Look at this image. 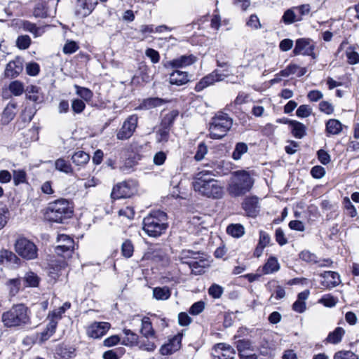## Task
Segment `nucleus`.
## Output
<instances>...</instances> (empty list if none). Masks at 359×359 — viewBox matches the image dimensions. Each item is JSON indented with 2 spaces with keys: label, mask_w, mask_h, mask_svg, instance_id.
Segmentation results:
<instances>
[{
  "label": "nucleus",
  "mask_w": 359,
  "mask_h": 359,
  "mask_svg": "<svg viewBox=\"0 0 359 359\" xmlns=\"http://www.w3.org/2000/svg\"><path fill=\"white\" fill-rule=\"evenodd\" d=\"M254 184V180L250 172L246 170H237L230 178L227 191L232 197L244 196L249 192Z\"/></svg>",
  "instance_id": "nucleus-1"
},
{
  "label": "nucleus",
  "mask_w": 359,
  "mask_h": 359,
  "mask_svg": "<svg viewBox=\"0 0 359 359\" xmlns=\"http://www.w3.org/2000/svg\"><path fill=\"white\" fill-rule=\"evenodd\" d=\"M167 214L163 211H153L144 218L143 230L149 236L158 237L167 229Z\"/></svg>",
  "instance_id": "nucleus-2"
},
{
  "label": "nucleus",
  "mask_w": 359,
  "mask_h": 359,
  "mask_svg": "<svg viewBox=\"0 0 359 359\" xmlns=\"http://www.w3.org/2000/svg\"><path fill=\"white\" fill-rule=\"evenodd\" d=\"M232 125L233 119L227 114L222 112L217 114L212 118L210 123V137L214 140L223 138L231 128Z\"/></svg>",
  "instance_id": "nucleus-3"
},
{
  "label": "nucleus",
  "mask_w": 359,
  "mask_h": 359,
  "mask_svg": "<svg viewBox=\"0 0 359 359\" xmlns=\"http://www.w3.org/2000/svg\"><path fill=\"white\" fill-rule=\"evenodd\" d=\"M72 214V208L66 199H59L50 203L46 212L49 220L57 223H62L65 219L70 218Z\"/></svg>",
  "instance_id": "nucleus-4"
},
{
  "label": "nucleus",
  "mask_w": 359,
  "mask_h": 359,
  "mask_svg": "<svg viewBox=\"0 0 359 359\" xmlns=\"http://www.w3.org/2000/svg\"><path fill=\"white\" fill-rule=\"evenodd\" d=\"M16 253L26 260H32L38 256L36 245L25 237L18 238L14 244Z\"/></svg>",
  "instance_id": "nucleus-5"
},
{
  "label": "nucleus",
  "mask_w": 359,
  "mask_h": 359,
  "mask_svg": "<svg viewBox=\"0 0 359 359\" xmlns=\"http://www.w3.org/2000/svg\"><path fill=\"white\" fill-rule=\"evenodd\" d=\"M137 191V184L133 180H126L114 186L111 193L114 200L130 198Z\"/></svg>",
  "instance_id": "nucleus-6"
},
{
  "label": "nucleus",
  "mask_w": 359,
  "mask_h": 359,
  "mask_svg": "<svg viewBox=\"0 0 359 359\" xmlns=\"http://www.w3.org/2000/svg\"><path fill=\"white\" fill-rule=\"evenodd\" d=\"M138 116L132 114L129 116L123 123L121 128L116 133V138L119 140H126L130 138L134 134L138 123Z\"/></svg>",
  "instance_id": "nucleus-7"
},
{
  "label": "nucleus",
  "mask_w": 359,
  "mask_h": 359,
  "mask_svg": "<svg viewBox=\"0 0 359 359\" xmlns=\"http://www.w3.org/2000/svg\"><path fill=\"white\" fill-rule=\"evenodd\" d=\"M194 189L203 196L209 198H219L223 195L222 188L215 180L209 181L207 184L203 182L200 184L198 183L197 185H195Z\"/></svg>",
  "instance_id": "nucleus-8"
},
{
  "label": "nucleus",
  "mask_w": 359,
  "mask_h": 359,
  "mask_svg": "<svg viewBox=\"0 0 359 359\" xmlns=\"http://www.w3.org/2000/svg\"><path fill=\"white\" fill-rule=\"evenodd\" d=\"M315 47L316 44L312 39L301 38L296 41L295 47L292 52L294 55H304L311 56L313 59H316V55L313 51Z\"/></svg>",
  "instance_id": "nucleus-9"
},
{
  "label": "nucleus",
  "mask_w": 359,
  "mask_h": 359,
  "mask_svg": "<svg viewBox=\"0 0 359 359\" xmlns=\"http://www.w3.org/2000/svg\"><path fill=\"white\" fill-rule=\"evenodd\" d=\"M225 77L224 74H219L218 70L215 69L210 74L203 77L195 86V90L201 92L208 86L214 84L215 82L222 81Z\"/></svg>",
  "instance_id": "nucleus-10"
},
{
  "label": "nucleus",
  "mask_w": 359,
  "mask_h": 359,
  "mask_svg": "<svg viewBox=\"0 0 359 359\" xmlns=\"http://www.w3.org/2000/svg\"><path fill=\"white\" fill-rule=\"evenodd\" d=\"M196 62V57L193 55H181L170 61L163 62L165 68L178 69L183 68L194 64Z\"/></svg>",
  "instance_id": "nucleus-11"
},
{
  "label": "nucleus",
  "mask_w": 359,
  "mask_h": 359,
  "mask_svg": "<svg viewBox=\"0 0 359 359\" xmlns=\"http://www.w3.org/2000/svg\"><path fill=\"white\" fill-rule=\"evenodd\" d=\"M64 238L66 239L67 245H58L55 248V252L58 256L67 258L72 255L74 248V241L72 238L64 234L59 236L57 241H65Z\"/></svg>",
  "instance_id": "nucleus-12"
},
{
  "label": "nucleus",
  "mask_w": 359,
  "mask_h": 359,
  "mask_svg": "<svg viewBox=\"0 0 359 359\" xmlns=\"http://www.w3.org/2000/svg\"><path fill=\"white\" fill-rule=\"evenodd\" d=\"M242 208L248 217H255L260 211L258 197L253 196L245 198L242 203Z\"/></svg>",
  "instance_id": "nucleus-13"
},
{
  "label": "nucleus",
  "mask_w": 359,
  "mask_h": 359,
  "mask_svg": "<svg viewBox=\"0 0 359 359\" xmlns=\"http://www.w3.org/2000/svg\"><path fill=\"white\" fill-rule=\"evenodd\" d=\"M0 264L12 268H18L21 259L13 252L8 250H0Z\"/></svg>",
  "instance_id": "nucleus-14"
},
{
  "label": "nucleus",
  "mask_w": 359,
  "mask_h": 359,
  "mask_svg": "<svg viewBox=\"0 0 359 359\" xmlns=\"http://www.w3.org/2000/svg\"><path fill=\"white\" fill-rule=\"evenodd\" d=\"M182 334H177L170 339L168 344L163 345L160 353L163 355H171L181 348Z\"/></svg>",
  "instance_id": "nucleus-15"
},
{
  "label": "nucleus",
  "mask_w": 359,
  "mask_h": 359,
  "mask_svg": "<svg viewBox=\"0 0 359 359\" xmlns=\"http://www.w3.org/2000/svg\"><path fill=\"white\" fill-rule=\"evenodd\" d=\"M110 326L107 322L94 323L88 328L87 334L90 337L98 339L107 332Z\"/></svg>",
  "instance_id": "nucleus-16"
},
{
  "label": "nucleus",
  "mask_w": 359,
  "mask_h": 359,
  "mask_svg": "<svg viewBox=\"0 0 359 359\" xmlns=\"http://www.w3.org/2000/svg\"><path fill=\"white\" fill-rule=\"evenodd\" d=\"M1 322L6 327L25 325L29 323V316H1Z\"/></svg>",
  "instance_id": "nucleus-17"
},
{
  "label": "nucleus",
  "mask_w": 359,
  "mask_h": 359,
  "mask_svg": "<svg viewBox=\"0 0 359 359\" xmlns=\"http://www.w3.org/2000/svg\"><path fill=\"white\" fill-rule=\"evenodd\" d=\"M97 4V1L95 0H78L76 13L82 17H86L92 13Z\"/></svg>",
  "instance_id": "nucleus-18"
},
{
  "label": "nucleus",
  "mask_w": 359,
  "mask_h": 359,
  "mask_svg": "<svg viewBox=\"0 0 359 359\" xmlns=\"http://www.w3.org/2000/svg\"><path fill=\"white\" fill-rule=\"evenodd\" d=\"M22 69V62L20 59L17 58L7 64L5 69V76L11 79L15 78L20 74Z\"/></svg>",
  "instance_id": "nucleus-19"
},
{
  "label": "nucleus",
  "mask_w": 359,
  "mask_h": 359,
  "mask_svg": "<svg viewBox=\"0 0 359 359\" xmlns=\"http://www.w3.org/2000/svg\"><path fill=\"white\" fill-rule=\"evenodd\" d=\"M48 1L39 0L33 8V15L36 18H46L50 16Z\"/></svg>",
  "instance_id": "nucleus-20"
},
{
  "label": "nucleus",
  "mask_w": 359,
  "mask_h": 359,
  "mask_svg": "<svg viewBox=\"0 0 359 359\" xmlns=\"http://www.w3.org/2000/svg\"><path fill=\"white\" fill-rule=\"evenodd\" d=\"M189 81V74L187 72L175 70L170 74L169 83L171 85L182 86Z\"/></svg>",
  "instance_id": "nucleus-21"
},
{
  "label": "nucleus",
  "mask_w": 359,
  "mask_h": 359,
  "mask_svg": "<svg viewBox=\"0 0 359 359\" xmlns=\"http://www.w3.org/2000/svg\"><path fill=\"white\" fill-rule=\"evenodd\" d=\"M321 276L324 278L322 285L326 287H336L341 282L339 273L334 271H325Z\"/></svg>",
  "instance_id": "nucleus-22"
},
{
  "label": "nucleus",
  "mask_w": 359,
  "mask_h": 359,
  "mask_svg": "<svg viewBox=\"0 0 359 359\" xmlns=\"http://www.w3.org/2000/svg\"><path fill=\"white\" fill-rule=\"evenodd\" d=\"M56 354L62 359H71L76 355V349L73 346L62 344L57 347Z\"/></svg>",
  "instance_id": "nucleus-23"
},
{
  "label": "nucleus",
  "mask_w": 359,
  "mask_h": 359,
  "mask_svg": "<svg viewBox=\"0 0 359 359\" xmlns=\"http://www.w3.org/2000/svg\"><path fill=\"white\" fill-rule=\"evenodd\" d=\"M61 318L62 316H52V318L50 319L45 330L41 333V341L48 340L55 333L57 325V320L61 319Z\"/></svg>",
  "instance_id": "nucleus-24"
},
{
  "label": "nucleus",
  "mask_w": 359,
  "mask_h": 359,
  "mask_svg": "<svg viewBox=\"0 0 359 359\" xmlns=\"http://www.w3.org/2000/svg\"><path fill=\"white\" fill-rule=\"evenodd\" d=\"M310 294L309 290H305L297 295V300L292 304V309L297 313H303L306 311V302Z\"/></svg>",
  "instance_id": "nucleus-25"
},
{
  "label": "nucleus",
  "mask_w": 359,
  "mask_h": 359,
  "mask_svg": "<svg viewBox=\"0 0 359 359\" xmlns=\"http://www.w3.org/2000/svg\"><path fill=\"white\" fill-rule=\"evenodd\" d=\"M124 337L122 339L121 344L126 346H138L140 343L139 336L129 329H123Z\"/></svg>",
  "instance_id": "nucleus-26"
},
{
  "label": "nucleus",
  "mask_w": 359,
  "mask_h": 359,
  "mask_svg": "<svg viewBox=\"0 0 359 359\" xmlns=\"http://www.w3.org/2000/svg\"><path fill=\"white\" fill-rule=\"evenodd\" d=\"M207 266V260L204 258V255H200V258L189 263V266L191 269V273L201 275L205 272L204 269Z\"/></svg>",
  "instance_id": "nucleus-27"
},
{
  "label": "nucleus",
  "mask_w": 359,
  "mask_h": 359,
  "mask_svg": "<svg viewBox=\"0 0 359 359\" xmlns=\"http://www.w3.org/2000/svg\"><path fill=\"white\" fill-rule=\"evenodd\" d=\"M140 332L144 338L156 339L155 331L149 317L144 316L142 319Z\"/></svg>",
  "instance_id": "nucleus-28"
},
{
  "label": "nucleus",
  "mask_w": 359,
  "mask_h": 359,
  "mask_svg": "<svg viewBox=\"0 0 359 359\" xmlns=\"http://www.w3.org/2000/svg\"><path fill=\"white\" fill-rule=\"evenodd\" d=\"M168 101L159 97H149L144 99L140 105L141 109H151L163 105Z\"/></svg>",
  "instance_id": "nucleus-29"
},
{
  "label": "nucleus",
  "mask_w": 359,
  "mask_h": 359,
  "mask_svg": "<svg viewBox=\"0 0 359 359\" xmlns=\"http://www.w3.org/2000/svg\"><path fill=\"white\" fill-rule=\"evenodd\" d=\"M200 255H204L203 252H195L193 250H182L180 255V260L181 263L187 264L189 266V263L192 262L195 259L200 258Z\"/></svg>",
  "instance_id": "nucleus-30"
},
{
  "label": "nucleus",
  "mask_w": 359,
  "mask_h": 359,
  "mask_svg": "<svg viewBox=\"0 0 359 359\" xmlns=\"http://www.w3.org/2000/svg\"><path fill=\"white\" fill-rule=\"evenodd\" d=\"M288 123L294 137L301 139L306 135V126L303 123L294 120L288 121Z\"/></svg>",
  "instance_id": "nucleus-31"
},
{
  "label": "nucleus",
  "mask_w": 359,
  "mask_h": 359,
  "mask_svg": "<svg viewBox=\"0 0 359 359\" xmlns=\"http://www.w3.org/2000/svg\"><path fill=\"white\" fill-rule=\"evenodd\" d=\"M17 105L15 103H9L7 104L6 108L4 109L2 115L1 121L3 125L8 124L15 117Z\"/></svg>",
  "instance_id": "nucleus-32"
},
{
  "label": "nucleus",
  "mask_w": 359,
  "mask_h": 359,
  "mask_svg": "<svg viewBox=\"0 0 359 359\" xmlns=\"http://www.w3.org/2000/svg\"><path fill=\"white\" fill-rule=\"evenodd\" d=\"M171 296V290L167 286L156 287L153 289V297L156 300H167Z\"/></svg>",
  "instance_id": "nucleus-33"
},
{
  "label": "nucleus",
  "mask_w": 359,
  "mask_h": 359,
  "mask_svg": "<svg viewBox=\"0 0 359 359\" xmlns=\"http://www.w3.org/2000/svg\"><path fill=\"white\" fill-rule=\"evenodd\" d=\"M280 269V264L275 257H270L264 265L262 271L264 274L276 272Z\"/></svg>",
  "instance_id": "nucleus-34"
},
{
  "label": "nucleus",
  "mask_w": 359,
  "mask_h": 359,
  "mask_svg": "<svg viewBox=\"0 0 359 359\" xmlns=\"http://www.w3.org/2000/svg\"><path fill=\"white\" fill-rule=\"evenodd\" d=\"M342 130V124L337 119H330L326 123V132L329 135H338Z\"/></svg>",
  "instance_id": "nucleus-35"
},
{
  "label": "nucleus",
  "mask_w": 359,
  "mask_h": 359,
  "mask_svg": "<svg viewBox=\"0 0 359 359\" xmlns=\"http://www.w3.org/2000/svg\"><path fill=\"white\" fill-rule=\"evenodd\" d=\"M281 21L285 25H291L295 22L301 21V18H297V14L292 7L284 12Z\"/></svg>",
  "instance_id": "nucleus-36"
},
{
  "label": "nucleus",
  "mask_w": 359,
  "mask_h": 359,
  "mask_svg": "<svg viewBox=\"0 0 359 359\" xmlns=\"http://www.w3.org/2000/svg\"><path fill=\"white\" fill-rule=\"evenodd\" d=\"M226 233L233 238H241L245 234V228L241 224H231L226 228Z\"/></svg>",
  "instance_id": "nucleus-37"
},
{
  "label": "nucleus",
  "mask_w": 359,
  "mask_h": 359,
  "mask_svg": "<svg viewBox=\"0 0 359 359\" xmlns=\"http://www.w3.org/2000/svg\"><path fill=\"white\" fill-rule=\"evenodd\" d=\"M39 88L31 86L27 88V97L36 103L42 102L43 97L39 92Z\"/></svg>",
  "instance_id": "nucleus-38"
},
{
  "label": "nucleus",
  "mask_w": 359,
  "mask_h": 359,
  "mask_svg": "<svg viewBox=\"0 0 359 359\" xmlns=\"http://www.w3.org/2000/svg\"><path fill=\"white\" fill-rule=\"evenodd\" d=\"M21 279L24 281L26 287H37L40 280L39 277L32 271L26 273L25 276Z\"/></svg>",
  "instance_id": "nucleus-39"
},
{
  "label": "nucleus",
  "mask_w": 359,
  "mask_h": 359,
  "mask_svg": "<svg viewBox=\"0 0 359 359\" xmlns=\"http://www.w3.org/2000/svg\"><path fill=\"white\" fill-rule=\"evenodd\" d=\"M248 151V144L245 142H238L235 145L234 150L232 153V158L235 161H238L241 158L242 156L246 154Z\"/></svg>",
  "instance_id": "nucleus-40"
},
{
  "label": "nucleus",
  "mask_w": 359,
  "mask_h": 359,
  "mask_svg": "<svg viewBox=\"0 0 359 359\" xmlns=\"http://www.w3.org/2000/svg\"><path fill=\"white\" fill-rule=\"evenodd\" d=\"M72 160L76 165H83L89 161L90 156L85 151H79L72 155Z\"/></svg>",
  "instance_id": "nucleus-41"
},
{
  "label": "nucleus",
  "mask_w": 359,
  "mask_h": 359,
  "mask_svg": "<svg viewBox=\"0 0 359 359\" xmlns=\"http://www.w3.org/2000/svg\"><path fill=\"white\" fill-rule=\"evenodd\" d=\"M55 168L56 170L66 174H72L73 172V168L71 164L62 158H60L55 161Z\"/></svg>",
  "instance_id": "nucleus-42"
},
{
  "label": "nucleus",
  "mask_w": 359,
  "mask_h": 359,
  "mask_svg": "<svg viewBox=\"0 0 359 359\" xmlns=\"http://www.w3.org/2000/svg\"><path fill=\"white\" fill-rule=\"evenodd\" d=\"M21 27L24 31L32 33L34 37H38L41 35V28L37 27L35 23L28 20L22 21Z\"/></svg>",
  "instance_id": "nucleus-43"
},
{
  "label": "nucleus",
  "mask_w": 359,
  "mask_h": 359,
  "mask_svg": "<svg viewBox=\"0 0 359 359\" xmlns=\"http://www.w3.org/2000/svg\"><path fill=\"white\" fill-rule=\"evenodd\" d=\"M121 250L122 256L129 259L133 255L134 245L130 240L126 239L123 242Z\"/></svg>",
  "instance_id": "nucleus-44"
},
{
  "label": "nucleus",
  "mask_w": 359,
  "mask_h": 359,
  "mask_svg": "<svg viewBox=\"0 0 359 359\" xmlns=\"http://www.w3.org/2000/svg\"><path fill=\"white\" fill-rule=\"evenodd\" d=\"M154 339H155L152 338H144L140 339L138 344L139 348L148 352H153L156 348Z\"/></svg>",
  "instance_id": "nucleus-45"
},
{
  "label": "nucleus",
  "mask_w": 359,
  "mask_h": 359,
  "mask_svg": "<svg viewBox=\"0 0 359 359\" xmlns=\"http://www.w3.org/2000/svg\"><path fill=\"white\" fill-rule=\"evenodd\" d=\"M213 175L211 171H201L199 172L196 177L195 181L193 182L194 188L195 187V185H197L198 183L202 184L204 182L205 184H207V182H209V181L214 180L213 178H211V176Z\"/></svg>",
  "instance_id": "nucleus-46"
},
{
  "label": "nucleus",
  "mask_w": 359,
  "mask_h": 359,
  "mask_svg": "<svg viewBox=\"0 0 359 359\" xmlns=\"http://www.w3.org/2000/svg\"><path fill=\"white\" fill-rule=\"evenodd\" d=\"M147 259H151L155 262L165 261L167 259L166 254L161 249H155L151 252H148L146 254Z\"/></svg>",
  "instance_id": "nucleus-47"
},
{
  "label": "nucleus",
  "mask_w": 359,
  "mask_h": 359,
  "mask_svg": "<svg viewBox=\"0 0 359 359\" xmlns=\"http://www.w3.org/2000/svg\"><path fill=\"white\" fill-rule=\"evenodd\" d=\"M344 334V330L341 327H337L332 332H330L327 337V341L332 344H338L341 341V338Z\"/></svg>",
  "instance_id": "nucleus-48"
},
{
  "label": "nucleus",
  "mask_w": 359,
  "mask_h": 359,
  "mask_svg": "<svg viewBox=\"0 0 359 359\" xmlns=\"http://www.w3.org/2000/svg\"><path fill=\"white\" fill-rule=\"evenodd\" d=\"M13 184L15 186H18L20 184L25 183L27 181V173L23 170H13Z\"/></svg>",
  "instance_id": "nucleus-49"
},
{
  "label": "nucleus",
  "mask_w": 359,
  "mask_h": 359,
  "mask_svg": "<svg viewBox=\"0 0 359 359\" xmlns=\"http://www.w3.org/2000/svg\"><path fill=\"white\" fill-rule=\"evenodd\" d=\"M21 278L9 279L6 283L9 287V292L11 295H15L20 290L21 287Z\"/></svg>",
  "instance_id": "nucleus-50"
},
{
  "label": "nucleus",
  "mask_w": 359,
  "mask_h": 359,
  "mask_svg": "<svg viewBox=\"0 0 359 359\" xmlns=\"http://www.w3.org/2000/svg\"><path fill=\"white\" fill-rule=\"evenodd\" d=\"M10 212L6 205L0 204V230L2 229L8 223Z\"/></svg>",
  "instance_id": "nucleus-51"
},
{
  "label": "nucleus",
  "mask_w": 359,
  "mask_h": 359,
  "mask_svg": "<svg viewBox=\"0 0 359 359\" xmlns=\"http://www.w3.org/2000/svg\"><path fill=\"white\" fill-rule=\"evenodd\" d=\"M31 38L28 35H22L16 40L17 46L21 50L28 48L31 44Z\"/></svg>",
  "instance_id": "nucleus-52"
},
{
  "label": "nucleus",
  "mask_w": 359,
  "mask_h": 359,
  "mask_svg": "<svg viewBox=\"0 0 359 359\" xmlns=\"http://www.w3.org/2000/svg\"><path fill=\"white\" fill-rule=\"evenodd\" d=\"M124 351L123 348H119L117 349H111L105 351L103 355L102 358L103 359H119L120 355H118V353L122 355Z\"/></svg>",
  "instance_id": "nucleus-53"
},
{
  "label": "nucleus",
  "mask_w": 359,
  "mask_h": 359,
  "mask_svg": "<svg viewBox=\"0 0 359 359\" xmlns=\"http://www.w3.org/2000/svg\"><path fill=\"white\" fill-rule=\"evenodd\" d=\"M343 204L345 210H346V214L351 217H354L357 215V211L354 205L352 204L349 198L345 197L343 200Z\"/></svg>",
  "instance_id": "nucleus-54"
},
{
  "label": "nucleus",
  "mask_w": 359,
  "mask_h": 359,
  "mask_svg": "<svg viewBox=\"0 0 359 359\" xmlns=\"http://www.w3.org/2000/svg\"><path fill=\"white\" fill-rule=\"evenodd\" d=\"M346 55L349 64L355 65L359 63V54L352 47H349L346 50Z\"/></svg>",
  "instance_id": "nucleus-55"
},
{
  "label": "nucleus",
  "mask_w": 359,
  "mask_h": 359,
  "mask_svg": "<svg viewBox=\"0 0 359 359\" xmlns=\"http://www.w3.org/2000/svg\"><path fill=\"white\" fill-rule=\"evenodd\" d=\"M334 359H359V357L351 351H340L335 353Z\"/></svg>",
  "instance_id": "nucleus-56"
},
{
  "label": "nucleus",
  "mask_w": 359,
  "mask_h": 359,
  "mask_svg": "<svg viewBox=\"0 0 359 359\" xmlns=\"http://www.w3.org/2000/svg\"><path fill=\"white\" fill-rule=\"evenodd\" d=\"M76 88H77V95L80 96L81 98H83L84 100L88 102L92 99L93 94L90 89L84 87H79L78 86H76Z\"/></svg>",
  "instance_id": "nucleus-57"
},
{
  "label": "nucleus",
  "mask_w": 359,
  "mask_h": 359,
  "mask_svg": "<svg viewBox=\"0 0 359 359\" xmlns=\"http://www.w3.org/2000/svg\"><path fill=\"white\" fill-rule=\"evenodd\" d=\"M223 287L215 283L212 284L208 289L209 295L215 299L219 298L223 294Z\"/></svg>",
  "instance_id": "nucleus-58"
},
{
  "label": "nucleus",
  "mask_w": 359,
  "mask_h": 359,
  "mask_svg": "<svg viewBox=\"0 0 359 359\" xmlns=\"http://www.w3.org/2000/svg\"><path fill=\"white\" fill-rule=\"evenodd\" d=\"M299 258L303 261L309 263H317V256L309 250H303L299 253Z\"/></svg>",
  "instance_id": "nucleus-59"
},
{
  "label": "nucleus",
  "mask_w": 359,
  "mask_h": 359,
  "mask_svg": "<svg viewBox=\"0 0 359 359\" xmlns=\"http://www.w3.org/2000/svg\"><path fill=\"white\" fill-rule=\"evenodd\" d=\"M327 307H333L337 302V299L332 296L331 294H325L318 301Z\"/></svg>",
  "instance_id": "nucleus-60"
},
{
  "label": "nucleus",
  "mask_w": 359,
  "mask_h": 359,
  "mask_svg": "<svg viewBox=\"0 0 359 359\" xmlns=\"http://www.w3.org/2000/svg\"><path fill=\"white\" fill-rule=\"evenodd\" d=\"M79 45L74 41H67L63 47V53L65 54H72L78 50Z\"/></svg>",
  "instance_id": "nucleus-61"
},
{
  "label": "nucleus",
  "mask_w": 359,
  "mask_h": 359,
  "mask_svg": "<svg viewBox=\"0 0 359 359\" xmlns=\"http://www.w3.org/2000/svg\"><path fill=\"white\" fill-rule=\"evenodd\" d=\"M178 115L177 110H172L164 117L163 123L166 126V128L171 127Z\"/></svg>",
  "instance_id": "nucleus-62"
},
{
  "label": "nucleus",
  "mask_w": 359,
  "mask_h": 359,
  "mask_svg": "<svg viewBox=\"0 0 359 359\" xmlns=\"http://www.w3.org/2000/svg\"><path fill=\"white\" fill-rule=\"evenodd\" d=\"M207 152H208V148H207V146L205 144V143H203V142L200 143L197 147V151L194 156L195 160L197 161H201L202 159L204 158Z\"/></svg>",
  "instance_id": "nucleus-63"
},
{
  "label": "nucleus",
  "mask_w": 359,
  "mask_h": 359,
  "mask_svg": "<svg viewBox=\"0 0 359 359\" xmlns=\"http://www.w3.org/2000/svg\"><path fill=\"white\" fill-rule=\"evenodd\" d=\"M9 90L14 95L18 96L23 93V86L20 82L15 81L9 85Z\"/></svg>",
  "instance_id": "nucleus-64"
}]
</instances>
